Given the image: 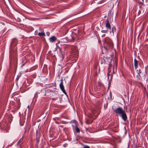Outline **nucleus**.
Listing matches in <instances>:
<instances>
[{"label": "nucleus", "instance_id": "nucleus-1", "mask_svg": "<svg viewBox=\"0 0 148 148\" xmlns=\"http://www.w3.org/2000/svg\"><path fill=\"white\" fill-rule=\"evenodd\" d=\"M114 111L116 114L121 115L122 119L124 121H125L127 119L126 114L124 110L122 108L118 107L114 110Z\"/></svg>", "mask_w": 148, "mask_h": 148}, {"label": "nucleus", "instance_id": "nucleus-2", "mask_svg": "<svg viewBox=\"0 0 148 148\" xmlns=\"http://www.w3.org/2000/svg\"><path fill=\"white\" fill-rule=\"evenodd\" d=\"M105 46L103 47V49L106 51L112 49L113 47V45L111 40H106L104 43Z\"/></svg>", "mask_w": 148, "mask_h": 148}, {"label": "nucleus", "instance_id": "nucleus-3", "mask_svg": "<svg viewBox=\"0 0 148 148\" xmlns=\"http://www.w3.org/2000/svg\"><path fill=\"white\" fill-rule=\"evenodd\" d=\"M60 82H61L59 85L63 93L67 95L66 92L64 89V87L63 84V80L62 79H61Z\"/></svg>", "mask_w": 148, "mask_h": 148}, {"label": "nucleus", "instance_id": "nucleus-4", "mask_svg": "<svg viewBox=\"0 0 148 148\" xmlns=\"http://www.w3.org/2000/svg\"><path fill=\"white\" fill-rule=\"evenodd\" d=\"M74 125H73L72 126L73 127L74 125L75 126V130L77 133H79L80 132V129L78 127V123L76 121H74Z\"/></svg>", "mask_w": 148, "mask_h": 148}, {"label": "nucleus", "instance_id": "nucleus-5", "mask_svg": "<svg viewBox=\"0 0 148 148\" xmlns=\"http://www.w3.org/2000/svg\"><path fill=\"white\" fill-rule=\"evenodd\" d=\"M106 27L107 30H110L111 29V25L109 23V21L108 18H107L106 20Z\"/></svg>", "mask_w": 148, "mask_h": 148}, {"label": "nucleus", "instance_id": "nucleus-6", "mask_svg": "<svg viewBox=\"0 0 148 148\" xmlns=\"http://www.w3.org/2000/svg\"><path fill=\"white\" fill-rule=\"evenodd\" d=\"M41 134L39 131L37 130L36 132V138L40 139V137L41 136Z\"/></svg>", "mask_w": 148, "mask_h": 148}, {"label": "nucleus", "instance_id": "nucleus-7", "mask_svg": "<svg viewBox=\"0 0 148 148\" xmlns=\"http://www.w3.org/2000/svg\"><path fill=\"white\" fill-rule=\"evenodd\" d=\"M49 40L50 42H52L56 41L57 40V38L55 36H52Z\"/></svg>", "mask_w": 148, "mask_h": 148}, {"label": "nucleus", "instance_id": "nucleus-8", "mask_svg": "<svg viewBox=\"0 0 148 148\" xmlns=\"http://www.w3.org/2000/svg\"><path fill=\"white\" fill-rule=\"evenodd\" d=\"M134 66L135 69H136L138 67V61L136 59H134Z\"/></svg>", "mask_w": 148, "mask_h": 148}, {"label": "nucleus", "instance_id": "nucleus-9", "mask_svg": "<svg viewBox=\"0 0 148 148\" xmlns=\"http://www.w3.org/2000/svg\"><path fill=\"white\" fill-rule=\"evenodd\" d=\"M17 40L16 39H14L12 41L11 43V45H15L17 44Z\"/></svg>", "mask_w": 148, "mask_h": 148}, {"label": "nucleus", "instance_id": "nucleus-10", "mask_svg": "<svg viewBox=\"0 0 148 148\" xmlns=\"http://www.w3.org/2000/svg\"><path fill=\"white\" fill-rule=\"evenodd\" d=\"M68 40L69 41H72L74 40L75 38L74 37L72 36H69L68 38Z\"/></svg>", "mask_w": 148, "mask_h": 148}, {"label": "nucleus", "instance_id": "nucleus-11", "mask_svg": "<svg viewBox=\"0 0 148 148\" xmlns=\"http://www.w3.org/2000/svg\"><path fill=\"white\" fill-rule=\"evenodd\" d=\"M38 35L40 37H44L45 36V35L44 32H39L38 34Z\"/></svg>", "mask_w": 148, "mask_h": 148}, {"label": "nucleus", "instance_id": "nucleus-12", "mask_svg": "<svg viewBox=\"0 0 148 148\" xmlns=\"http://www.w3.org/2000/svg\"><path fill=\"white\" fill-rule=\"evenodd\" d=\"M112 73H110V72L109 70V71L108 73V78L109 79L110 77L111 78H112Z\"/></svg>", "mask_w": 148, "mask_h": 148}, {"label": "nucleus", "instance_id": "nucleus-13", "mask_svg": "<svg viewBox=\"0 0 148 148\" xmlns=\"http://www.w3.org/2000/svg\"><path fill=\"white\" fill-rule=\"evenodd\" d=\"M104 57L103 58L101 57L100 58V60L102 62V63H105L106 62V60L105 59H104Z\"/></svg>", "mask_w": 148, "mask_h": 148}, {"label": "nucleus", "instance_id": "nucleus-14", "mask_svg": "<svg viewBox=\"0 0 148 148\" xmlns=\"http://www.w3.org/2000/svg\"><path fill=\"white\" fill-rule=\"evenodd\" d=\"M92 122V121H90L88 119H86V124H89L91 123Z\"/></svg>", "mask_w": 148, "mask_h": 148}, {"label": "nucleus", "instance_id": "nucleus-15", "mask_svg": "<svg viewBox=\"0 0 148 148\" xmlns=\"http://www.w3.org/2000/svg\"><path fill=\"white\" fill-rule=\"evenodd\" d=\"M136 77L138 81L139 80H140V78L141 77L140 74H137L136 75Z\"/></svg>", "mask_w": 148, "mask_h": 148}, {"label": "nucleus", "instance_id": "nucleus-16", "mask_svg": "<svg viewBox=\"0 0 148 148\" xmlns=\"http://www.w3.org/2000/svg\"><path fill=\"white\" fill-rule=\"evenodd\" d=\"M136 72L138 74H140L141 73V69H139L138 70H137L136 71Z\"/></svg>", "mask_w": 148, "mask_h": 148}, {"label": "nucleus", "instance_id": "nucleus-17", "mask_svg": "<svg viewBox=\"0 0 148 148\" xmlns=\"http://www.w3.org/2000/svg\"><path fill=\"white\" fill-rule=\"evenodd\" d=\"M21 139L17 142V145H19V146H21V144L20 143V141H21Z\"/></svg>", "mask_w": 148, "mask_h": 148}, {"label": "nucleus", "instance_id": "nucleus-18", "mask_svg": "<svg viewBox=\"0 0 148 148\" xmlns=\"http://www.w3.org/2000/svg\"><path fill=\"white\" fill-rule=\"evenodd\" d=\"M84 146L83 148H90V147L88 145H84Z\"/></svg>", "mask_w": 148, "mask_h": 148}, {"label": "nucleus", "instance_id": "nucleus-19", "mask_svg": "<svg viewBox=\"0 0 148 148\" xmlns=\"http://www.w3.org/2000/svg\"><path fill=\"white\" fill-rule=\"evenodd\" d=\"M36 143H39V141H40V139L36 138Z\"/></svg>", "mask_w": 148, "mask_h": 148}, {"label": "nucleus", "instance_id": "nucleus-20", "mask_svg": "<svg viewBox=\"0 0 148 148\" xmlns=\"http://www.w3.org/2000/svg\"><path fill=\"white\" fill-rule=\"evenodd\" d=\"M108 31V30H102L101 31V32L102 33H106Z\"/></svg>", "mask_w": 148, "mask_h": 148}, {"label": "nucleus", "instance_id": "nucleus-21", "mask_svg": "<svg viewBox=\"0 0 148 148\" xmlns=\"http://www.w3.org/2000/svg\"><path fill=\"white\" fill-rule=\"evenodd\" d=\"M38 143H36V145H35V146H36V147L37 148H38Z\"/></svg>", "mask_w": 148, "mask_h": 148}, {"label": "nucleus", "instance_id": "nucleus-22", "mask_svg": "<svg viewBox=\"0 0 148 148\" xmlns=\"http://www.w3.org/2000/svg\"><path fill=\"white\" fill-rule=\"evenodd\" d=\"M141 12L140 10H139L138 12V15H139L141 13Z\"/></svg>", "mask_w": 148, "mask_h": 148}, {"label": "nucleus", "instance_id": "nucleus-23", "mask_svg": "<svg viewBox=\"0 0 148 148\" xmlns=\"http://www.w3.org/2000/svg\"><path fill=\"white\" fill-rule=\"evenodd\" d=\"M95 111L93 110L92 111V114H93V115L95 114Z\"/></svg>", "mask_w": 148, "mask_h": 148}, {"label": "nucleus", "instance_id": "nucleus-24", "mask_svg": "<svg viewBox=\"0 0 148 148\" xmlns=\"http://www.w3.org/2000/svg\"><path fill=\"white\" fill-rule=\"evenodd\" d=\"M105 34H104L102 36V37H103L105 36Z\"/></svg>", "mask_w": 148, "mask_h": 148}, {"label": "nucleus", "instance_id": "nucleus-25", "mask_svg": "<svg viewBox=\"0 0 148 148\" xmlns=\"http://www.w3.org/2000/svg\"><path fill=\"white\" fill-rule=\"evenodd\" d=\"M47 35H49V32H47Z\"/></svg>", "mask_w": 148, "mask_h": 148}, {"label": "nucleus", "instance_id": "nucleus-26", "mask_svg": "<svg viewBox=\"0 0 148 148\" xmlns=\"http://www.w3.org/2000/svg\"><path fill=\"white\" fill-rule=\"evenodd\" d=\"M18 78H17L16 79V80H18Z\"/></svg>", "mask_w": 148, "mask_h": 148}, {"label": "nucleus", "instance_id": "nucleus-27", "mask_svg": "<svg viewBox=\"0 0 148 148\" xmlns=\"http://www.w3.org/2000/svg\"><path fill=\"white\" fill-rule=\"evenodd\" d=\"M113 70H114V67H113Z\"/></svg>", "mask_w": 148, "mask_h": 148}, {"label": "nucleus", "instance_id": "nucleus-28", "mask_svg": "<svg viewBox=\"0 0 148 148\" xmlns=\"http://www.w3.org/2000/svg\"><path fill=\"white\" fill-rule=\"evenodd\" d=\"M11 145H8V146H11Z\"/></svg>", "mask_w": 148, "mask_h": 148}, {"label": "nucleus", "instance_id": "nucleus-29", "mask_svg": "<svg viewBox=\"0 0 148 148\" xmlns=\"http://www.w3.org/2000/svg\"><path fill=\"white\" fill-rule=\"evenodd\" d=\"M112 32H113V30L112 29Z\"/></svg>", "mask_w": 148, "mask_h": 148}, {"label": "nucleus", "instance_id": "nucleus-30", "mask_svg": "<svg viewBox=\"0 0 148 148\" xmlns=\"http://www.w3.org/2000/svg\"><path fill=\"white\" fill-rule=\"evenodd\" d=\"M99 115V114H98V115H97V117L98 116V115Z\"/></svg>", "mask_w": 148, "mask_h": 148}]
</instances>
